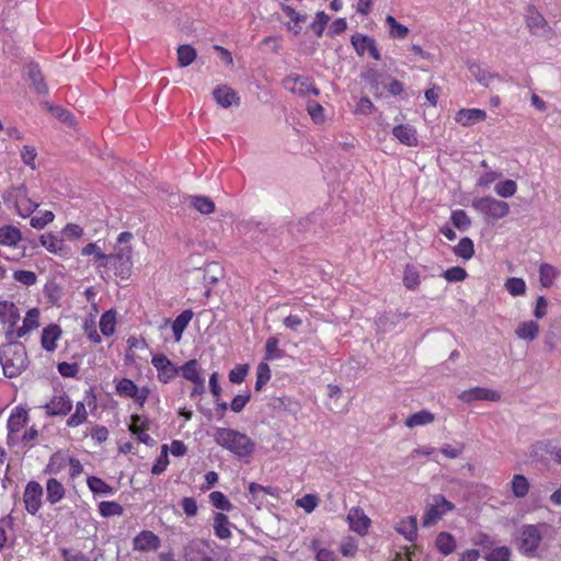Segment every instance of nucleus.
I'll use <instances>...</instances> for the list:
<instances>
[{
  "instance_id": "nucleus-5",
  "label": "nucleus",
  "mask_w": 561,
  "mask_h": 561,
  "mask_svg": "<svg viewBox=\"0 0 561 561\" xmlns=\"http://www.w3.org/2000/svg\"><path fill=\"white\" fill-rule=\"evenodd\" d=\"M455 510V504L448 501L442 494H435L432 496V502L425 507L424 515L422 517V525L424 527H431L438 523L447 513Z\"/></svg>"
},
{
  "instance_id": "nucleus-62",
  "label": "nucleus",
  "mask_w": 561,
  "mask_h": 561,
  "mask_svg": "<svg viewBox=\"0 0 561 561\" xmlns=\"http://www.w3.org/2000/svg\"><path fill=\"white\" fill-rule=\"evenodd\" d=\"M39 311L37 308L30 309L26 317L23 320V324L30 330L37 329L39 327Z\"/></svg>"
},
{
  "instance_id": "nucleus-20",
  "label": "nucleus",
  "mask_w": 561,
  "mask_h": 561,
  "mask_svg": "<svg viewBox=\"0 0 561 561\" xmlns=\"http://www.w3.org/2000/svg\"><path fill=\"white\" fill-rule=\"evenodd\" d=\"M526 23L530 33L534 35L542 36L550 31V27L548 26L545 18L535 11L527 15Z\"/></svg>"
},
{
  "instance_id": "nucleus-55",
  "label": "nucleus",
  "mask_w": 561,
  "mask_h": 561,
  "mask_svg": "<svg viewBox=\"0 0 561 561\" xmlns=\"http://www.w3.org/2000/svg\"><path fill=\"white\" fill-rule=\"evenodd\" d=\"M50 112L53 113V115L58 118L59 121H61L62 123H66L67 125L69 126H75L76 125V119L73 117V115L60 107V106H51L50 107Z\"/></svg>"
},
{
  "instance_id": "nucleus-21",
  "label": "nucleus",
  "mask_w": 561,
  "mask_h": 561,
  "mask_svg": "<svg viewBox=\"0 0 561 561\" xmlns=\"http://www.w3.org/2000/svg\"><path fill=\"white\" fill-rule=\"evenodd\" d=\"M393 136L405 146H416V130L410 125H398L392 129Z\"/></svg>"
},
{
  "instance_id": "nucleus-17",
  "label": "nucleus",
  "mask_w": 561,
  "mask_h": 561,
  "mask_svg": "<svg viewBox=\"0 0 561 561\" xmlns=\"http://www.w3.org/2000/svg\"><path fill=\"white\" fill-rule=\"evenodd\" d=\"M213 96L217 104L224 108L230 107L232 104H239L240 98L237 92L228 85L217 87L213 91Z\"/></svg>"
},
{
  "instance_id": "nucleus-46",
  "label": "nucleus",
  "mask_w": 561,
  "mask_h": 561,
  "mask_svg": "<svg viewBox=\"0 0 561 561\" xmlns=\"http://www.w3.org/2000/svg\"><path fill=\"white\" fill-rule=\"evenodd\" d=\"M209 501L218 510L227 511V512L232 510V504L230 503V501L227 499V496L222 492H219V491L211 492L209 494Z\"/></svg>"
},
{
  "instance_id": "nucleus-35",
  "label": "nucleus",
  "mask_w": 561,
  "mask_h": 561,
  "mask_svg": "<svg viewBox=\"0 0 561 561\" xmlns=\"http://www.w3.org/2000/svg\"><path fill=\"white\" fill-rule=\"evenodd\" d=\"M558 275V270L551 264L542 263L539 267V280L545 288H549Z\"/></svg>"
},
{
  "instance_id": "nucleus-6",
  "label": "nucleus",
  "mask_w": 561,
  "mask_h": 561,
  "mask_svg": "<svg viewBox=\"0 0 561 561\" xmlns=\"http://www.w3.org/2000/svg\"><path fill=\"white\" fill-rule=\"evenodd\" d=\"M472 206L485 218L499 220L510 214V205L506 202L496 199L492 196H484L472 202Z\"/></svg>"
},
{
  "instance_id": "nucleus-26",
  "label": "nucleus",
  "mask_w": 561,
  "mask_h": 561,
  "mask_svg": "<svg viewBox=\"0 0 561 561\" xmlns=\"http://www.w3.org/2000/svg\"><path fill=\"white\" fill-rule=\"evenodd\" d=\"M518 339L534 341L539 334V324L533 320L522 322L515 330Z\"/></svg>"
},
{
  "instance_id": "nucleus-29",
  "label": "nucleus",
  "mask_w": 561,
  "mask_h": 561,
  "mask_svg": "<svg viewBox=\"0 0 561 561\" xmlns=\"http://www.w3.org/2000/svg\"><path fill=\"white\" fill-rule=\"evenodd\" d=\"M510 484L512 493L516 499H524L530 489L529 481L524 474H514Z\"/></svg>"
},
{
  "instance_id": "nucleus-43",
  "label": "nucleus",
  "mask_w": 561,
  "mask_h": 561,
  "mask_svg": "<svg viewBox=\"0 0 561 561\" xmlns=\"http://www.w3.org/2000/svg\"><path fill=\"white\" fill-rule=\"evenodd\" d=\"M182 375L185 379L194 382H197L199 380H204V377L201 375V373L197 369V362L195 359H191L186 362L182 368Z\"/></svg>"
},
{
  "instance_id": "nucleus-31",
  "label": "nucleus",
  "mask_w": 561,
  "mask_h": 561,
  "mask_svg": "<svg viewBox=\"0 0 561 561\" xmlns=\"http://www.w3.org/2000/svg\"><path fill=\"white\" fill-rule=\"evenodd\" d=\"M214 531L219 539L231 537L230 523L224 513H216L214 516Z\"/></svg>"
},
{
  "instance_id": "nucleus-28",
  "label": "nucleus",
  "mask_w": 561,
  "mask_h": 561,
  "mask_svg": "<svg viewBox=\"0 0 561 561\" xmlns=\"http://www.w3.org/2000/svg\"><path fill=\"white\" fill-rule=\"evenodd\" d=\"M27 412L24 409L16 408L8 420V430L12 434L19 433L27 423Z\"/></svg>"
},
{
  "instance_id": "nucleus-30",
  "label": "nucleus",
  "mask_w": 561,
  "mask_h": 561,
  "mask_svg": "<svg viewBox=\"0 0 561 561\" xmlns=\"http://www.w3.org/2000/svg\"><path fill=\"white\" fill-rule=\"evenodd\" d=\"M193 318V311L192 310H184L181 312L175 320L172 322V331L174 335V340L176 342H180L182 339V334L184 330L186 329L187 324Z\"/></svg>"
},
{
  "instance_id": "nucleus-38",
  "label": "nucleus",
  "mask_w": 561,
  "mask_h": 561,
  "mask_svg": "<svg viewBox=\"0 0 561 561\" xmlns=\"http://www.w3.org/2000/svg\"><path fill=\"white\" fill-rule=\"evenodd\" d=\"M116 313L113 310L104 312L100 319V329L103 335L111 336L115 331Z\"/></svg>"
},
{
  "instance_id": "nucleus-39",
  "label": "nucleus",
  "mask_w": 561,
  "mask_h": 561,
  "mask_svg": "<svg viewBox=\"0 0 561 561\" xmlns=\"http://www.w3.org/2000/svg\"><path fill=\"white\" fill-rule=\"evenodd\" d=\"M88 419V411L84 402H77L75 413L69 416L67 420V425L69 427H77L83 424Z\"/></svg>"
},
{
  "instance_id": "nucleus-54",
  "label": "nucleus",
  "mask_w": 561,
  "mask_h": 561,
  "mask_svg": "<svg viewBox=\"0 0 561 561\" xmlns=\"http://www.w3.org/2000/svg\"><path fill=\"white\" fill-rule=\"evenodd\" d=\"M511 550L507 547H496L492 549L485 559L488 561H510Z\"/></svg>"
},
{
  "instance_id": "nucleus-61",
  "label": "nucleus",
  "mask_w": 561,
  "mask_h": 561,
  "mask_svg": "<svg viewBox=\"0 0 561 561\" xmlns=\"http://www.w3.org/2000/svg\"><path fill=\"white\" fill-rule=\"evenodd\" d=\"M249 367L248 365H238L229 373V380L232 383H241L247 374H248Z\"/></svg>"
},
{
  "instance_id": "nucleus-13",
  "label": "nucleus",
  "mask_w": 561,
  "mask_h": 561,
  "mask_svg": "<svg viewBox=\"0 0 561 561\" xmlns=\"http://www.w3.org/2000/svg\"><path fill=\"white\" fill-rule=\"evenodd\" d=\"M352 45L354 46L357 54L360 56L368 51L374 59L380 60L381 58L376 42L368 36L362 34L353 35Z\"/></svg>"
},
{
  "instance_id": "nucleus-1",
  "label": "nucleus",
  "mask_w": 561,
  "mask_h": 561,
  "mask_svg": "<svg viewBox=\"0 0 561 561\" xmlns=\"http://www.w3.org/2000/svg\"><path fill=\"white\" fill-rule=\"evenodd\" d=\"M0 363L8 378L20 376L27 367V354L23 344L9 342L0 348Z\"/></svg>"
},
{
  "instance_id": "nucleus-59",
  "label": "nucleus",
  "mask_w": 561,
  "mask_h": 561,
  "mask_svg": "<svg viewBox=\"0 0 561 561\" xmlns=\"http://www.w3.org/2000/svg\"><path fill=\"white\" fill-rule=\"evenodd\" d=\"M465 449L463 443H456L453 445H444L440 448V453L446 456L447 458L455 459L458 458Z\"/></svg>"
},
{
  "instance_id": "nucleus-44",
  "label": "nucleus",
  "mask_w": 561,
  "mask_h": 561,
  "mask_svg": "<svg viewBox=\"0 0 561 561\" xmlns=\"http://www.w3.org/2000/svg\"><path fill=\"white\" fill-rule=\"evenodd\" d=\"M283 356V351L279 348V340L276 336H271L265 343V359L274 360Z\"/></svg>"
},
{
  "instance_id": "nucleus-49",
  "label": "nucleus",
  "mask_w": 561,
  "mask_h": 561,
  "mask_svg": "<svg viewBox=\"0 0 561 561\" xmlns=\"http://www.w3.org/2000/svg\"><path fill=\"white\" fill-rule=\"evenodd\" d=\"M55 215L50 210L39 211L36 216L32 217L31 226L35 229H43L47 224L51 222Z\"/></svg>"
},
{
  "instance_id": "nucleus-4",
  "label": "nucleus",
  "mask_w": 561,
  "mask_h": 561,
  "mask_svg": "<svg viewBox=\"0 0 561 561\" xmlns=\"http://www.w3.org/2000/svg\"><path fill=\"white\" fill-rule=\"evenodd\" d=\"M131 239L133 233L128 231L119 233L116 245L114 248V253L111 254L115 273L122 278H127L130 275L133 266V248L130 245Z\"/></svg>"
},
{
  "instance_id": "nucleus-42",
  "label": "nucleus",
  "mask_w": 561,
  "mask_h": 561,
  "mask_svg": "<svg viewBox=\"0 0 561 561\" xmlns=\"http://www.w3.org/2000/svg\"><path fill=\"white\" fill-rule=\"evenodd\" d=\"M386 24L389 26V35L393 38H405L409 28L400 23L392 15H387Z\"/></svg>"
},
{
  "instance_id": "nucleus-45",
  "label": "nucleus",
  "mask_w": 561,
  "mask_h": 561,
  "mask_svg": "<svg viewBox=\"0 0 561 561\" xmlns=\"http://www.w3.org/2000/svg\"><path fill=\"white\" fill-rule=\"evenodd\" d=\"M450 220L453 225L460 231H466L471 226V219L462 209H457L451 213Z\"/></svg>"
},
{
  "instance_id": "nucleus-24",
  "label": "nucleus",
  "mask_w": 561,
  "mask_h": 561,
  "mask_svg": "<svg viewBox=\"0 0 561 561\" xmlns=\"http://www.w3.org/2000/svg\"><path fill=\"white\" fill-rule=\"evenodd\" d=\"M396 529L399 534H401L407 540L414 541L417 537V523L416 517L408 516L402 519L397 526Z\"/></svg>"
},
{
  "instance_id": "nucleus-15",
  "label": "nucleus",
  "mask_w": 561,
  "mask_h": 561,
  "mask_svg": "<svg viewBox=\"0 0 561 561\" xmlns=\"http://www.w3.org/2000/svg\"><path fill=\"white\" fill-rule=\"evenodd\" d=\"M485 118L486 112L480 108H461L455 115V121L463 127L472 126Z\"/></svg>"
},
{
  "instance_id": "nucleus-50",
  "label": "nucleus",
  "mask_w": 561,
  "mask_h": 561,
  "mask_svg": "<svg viewBox=\"0 0 561 561\" xmlns=\"http://www.w3.org/2000/svg\"><path fill=\"white\" fill-rule=\"evenodd\" d=\"M403 283L408 289H416L420 285L419 272L414 267L407 266L404 270Z\"/></svg>"
},
{
  "instance_id": "nucleus-34",
  "label": "nucleus",
  "mask_w": 561,
  "mask_h": 561,
  "mask_svg": "<svg viewBox=\"0 0 561 561\" xmlns=\"http://www.w3.org/2000/svg\"><path fill=\"white\" fill-rule=\"evenodd\" d=\"M187 199L190 206L201 214L208 215L215 210L214 202L206 196H190Z\"/></svg>"
},
{
  "instance_id": "nucleus-3",
  "label": "nucleus",
  "mask_w": 561,
  "mask_h": 561,
  "mask_svg": "<svg viewBox=\"0 0 561 561\" xmlns=\"http://www.w3.org/2000/svg\"><path fill=\"white\" fill-rule=\"evenodd\" d=\"M547 528L548 526L546 524H528L522 526L516 539L517 550L525 557H535Z\"/></svg>"
},
{
  "instance_id": "nucleus-2",
  "label": "nucleus",
  "mask_w": 561,
  "mask_h": 561,
  "mask_svg": "<svg viewBox=\"0 0 561 561\" xmlns=\"http://www.w3.org/2000/svg\"><path fill=\"white\" fill-rule=\"evenodd\" d=\"M215 440L238 457H247L254 449V443L248 435L232 428H217Z\"/></svg>"
},
{
  "instance_id": "nucleus-16",
  "label": "nucleus",
  "mask_w": 561,
  "mask_h": 561,
  "mask_svg": "<svg viewBox=\"0 0 561 561\" xmlns=\"http://www.w3.org/2000/svg\"><path fill=\"white\" fill-rule=\"evenodd\" d=\"M71 408V401L66 394L54 396L45 405L48 415H66Z\"/></svg>"
},
{
  "instance_id": "nucleus-8",
  "label": "nucleus",
  "mask_w": 561,
  "mask_h": 561,
  "mask_svg": "<svg viewBox=\"0 0 561 561\" xmlns=\"http://www.w3.org/2000/svg\"><path fill=\"white\" fill-rule=\"evenodd\" d=\"M283 85L288 91L297 93L302 96H307L309 94H319V90L312 85L311 79L309 77L299 76L296 73L288 75L283 80Z\"/></svg>"
},
{
  "instance_id": "nucleus-14",
  "label": "nucleus",
  "mask_w": 561,
  "mask_h": 561,
  "mask_svg": "<svg viewBox=\"0 0 561 561\" xmlns=\"http://www.w3.org/2000/svg\"><path fill=\"white\" fill-rule=\"evenodd\" d=\"M500 398L501 397L496 391L482 387L465 390L459 394V399L465 402H472L476 400L496 402L500 400Z\"/></svg>"
},
{
  "instance_id": "nucleus-7",
  "label": "nucleus",
  "mask_w": 561,
  "mask_h": 561,
  "mask_svg": "<svg viewBox=\"0 0 561 561\" xmlns=\"http://www.w3.org/2000/svg\"><path fill=\"white\" fill-rule=\"evenodd\" d=\"M4 201L12 202L16 208V213L23 218L30 217L38 207V204L27 196V191L24 185L12 186L7 192Z\"/></svg>"
},
{
  "instance_id": "nucleus-37",
  "label": "nucleus",
  "mask_w": 561,
  "mask_h": 561,
  "mask_svg": "<svg viewBox=\"0 0 561 561\" xmlns=\"http://www.w3.org/2000/svg\"><path fill=\"white\" fill-rule=\"evenodd\" d=\"M197 53L191 45H181L178 48V61L180 67H187L195 61Z\"/></svg>"
},
{
  "instance_id": "nucleus-63",
  "label": "nucleus",
  "mask_w": 561,
  "mask_h": 561,
  "mask_svg": "<svg viewBox=\"0 0 561 561\" xmlns=\"http://www.w3.org/2000/svg\"><path fill=\"white\" fill-rule=\"evenodd\" d=\"M37 152L34 147L31 146H24L21 150V158L23 162L31 167L32 169H35V159H36Z\"/></svg>"
},
{
  "instance_id": "nucleus-10",
  "label": "nucleus",
  "mask_w": 561,
  "mask_h": 561,
  "mask_svg": "<svg viewBox=\"0 0 561 561\" xmlns=\"http://www.w3.org/2000/svg\"><path fill=\"white\" fill-rule=\"evenodd\" d=\"M116 391L119 396L133 398L140 405L145 403L148 398L149 391L146 388L139 389L134 381L123 378L116 385Z\"/></svg>"
},
{
  "instance_id": "nucleus-23",
  "label": "nucleus",
  "mask_w": 561,
  "mask_h": 561,
  "mask_svg": "<svg viewBox=\"0 0 561 561\" xmlns=\"http://www.w3.org/2000/svg\"><path fill=\"white\" fill-rule=\"evenodd\" d=\"M61 330L56 324H50L43 330L42 333V347L47 352H53L56 348V341L59 339Z\"/></svg>"
},
{
  "instance_id": "nucleus-22",
  "label": "nucleus",
  "mask_w": 561,
  "mask_h": 561,
  "mask_svg": "<svg viewBox=\"0 0 561 561\" xmlns=\"http://www.w3.org/2000/svg\"><path fill=\"white\" fill-rule=\"evenodd\" d=\"M468 69L471 76L483 87H490V84L495 80L500 79V77L495 73H492L485 69H483L477 62H469Z\"/></svg>"
},
{
  "instance_id": "nucleus-60",
  "label": "nucleus",
  "mask_w": 561,
  "mask_h": 561,
  "mask_svg": "<svg viewBox=\"0 0 561 561\" xmlns=\"http://www.w3.org/2000/svg\"><path fill=\"white\" fill-rule=\"evenodd\" d=\"M167 448H168L167 445H163L162 454L159 456V458L156 460L154 465L152 466L151 472L153 474H160L167 469V467L169 465Z\"/></svg>"
},
{
  "instance_id": "nucleus-11",
  "label": "nucleus",
  "mask_w": 561,
  "mask_h": 561,
  "mask_svg": "<svg viewBox=\"0 0 561 561\" xmlns=\"http://www.w3.org/2000/svg\"><path fill=\"white\" fill-rule=\"evenodd\" d=\"M151 363L158 370V379L164 383L174 379L179 373L178 368L164 355L153 356Z\"/></svg>"
},
{
  "instance_id": "nucleus-25",
  "label": "nucleus",
  "mask_w": 561,
  "mask_h": 561,
  "mask_svg": "<svg viewBox=\"0 0 561 561\" xmlns=\"http://www.w3.org/2000/svg\"><path fill=\"white\" fill-rule=\"evenodd\" d=\"M65 496L64 485L55 478H50L46 482V499L50 504L60 502Z\"/></svg>"
},
{
  "instance_id": "nucleus-57",
  "label": "nucleus",
  "mask_w": 561,
  "mask_h": 561,
  "mask_svg": "<svg viewBox=\"0 0 561 561\" xmlns=\"http://www.w3.org/2000/svg\"><path fill=\"white\" fill-rule=\"evenodd\" d=\"M329 21V16L324 12H318L314 21L311 23L310 27L316 33L317 36H321L325 25Z\"/></svg>"
},
{
  "instance_id": "nucleus-56",
  "label": "nucleus",
  "mask_w": 561,
  "mask_h": 561,
  "mask_svg": "<svg viewBox=\"0 0 561 561\" xmlns=\"http://www.w3.org/2000/svg\"><path fill=\"white\" fill-rule=\"evenodd\" d=\"M296 505L304 508L306 513H311L318 505V497L313 494H306L296 501Z\"/></svg>"
},
{
  "instance_id": "nucleus-52",
  "label": "nucleus",
  "mask_w": 561,
  "mask_h": 561,
  "mask_svg": "<svg viewBox=\"0 0 561 561\" xmlns=\"http://www.w3.org/2000/svg\"><path fill=\"white\" fill-rule=\"evenodd\" d=\"M88 485L93 493L107 494L112 492V486L105 483L102 479L96 477L88 478Z\"/></svg>"
},
{
  "instance_id": "nucleus-9",
  "label": "nucleus",
  "mask_w": 561,
  "mask_h": 561,
  "mask_svg": "<svg viewBox=\"0 0 561 561\" xmlns=\"http://www.w3.org/2000/svg\"><path fill=\"white\" fill-rule=\"evenodd\" d=\"M43 488L36 481H30L23 493L25 510L31 515H35L42 506Z\"/></svg>"
},
{
  "instance_id": "nucleus-36",
  "label": "nucleus",
  "mask_w": 561,
  "mask_h": 561,
  "mask_svg": "<svg viewBox=\"0 0 561 561\" xmlns=\"http://www.w3.org/2000/svg\"><path fill=\"white\" fill-rule=\"evenodd\" d=\"M435 545L438 551L445 556L450 554L456 548L455 539L448 533H439L436 537Z\"/></svg>"
},
{
  "instance_id": "nucleus-58",
  "label": "nucleus",
  "mask_w": 561,
  "mask_h": 561,
  "mask_svg": "<svg viewBox=\"0 0 561 561\" xmlns=\"http://www.w3.org/2000/svg\"><path fill=\"white\" fill-rule=\"evenodd\" d=\"M443 276L448 282H461L467 277V272L460 266H454L444 272Z\"/></svg>"
},
{
  "instance_id": "nucleus-47",
  "label": "nucleus",
  "mask_w": 561,
  "mask_h": 561,
  "mask_svg": "<svg viewBox=\"0 0 561 561\" xmlns=\"http://www.w3.org/2000/svg\"><path fill=\"white\" fill-rule=\"evenodd\" d=\"M123 511L122 505L116 502L104 501L99 504V512L103 517L122 515Z\"/></svg>"
},
{
  "instance_id": "nucleus-33",
  "label": "nucleus",
  "mask_w": 561,
  "mask_h": 561,
  "mask_svg": "<svg viewBox=\"0 0 561 561\" xmlns=\"http://www.w3.org/2000/svg\"><path fill=\"white\" fill-rule=\"evenodd\" d=\"M435 416L427 410H422L413 413L407 417L404 424L407 427L413 428L415 426H422L434 422Z\"/></svg>"
},
{
  "instance_id": "nucleus-53",
  "label": "nucleus",
  "mask_w": 561,
  "mask_h": 561,
  "mask_svg": "<svg viewBox=\"0 0 561 561\" xmlns=\"http://www.w3.org/2000/svg\"><path fill=\"white\" fill-rule=\"evenodd\" d=\"M13 279L25 286H32L37 282V276L32 271L20 270L13 273Z\"/></svg>"
},
{
  "instance_id": "nucleus-12",
  "label": "nucleus",
  "mask_w": 561,
  "mask_h": 561,
  "mask_svg": "<svg viewBox=\"0 0 561 561\" xmlns=\"http://www.w3.org/2000/svg\"><path fill=\"white\" fill-rule=\"evenodd\" d=\"M350 528L360 536L366 535L370 526L369 517L359 507H352L347 514Z\"/></svg>"
},
{
  "instance_id": "nucleus-32",
  "label": "nucleus",
  "mask_w": 561,
  "mask_h": 561,
  "mask_svg": "<svg viewBox=\"0 0 561 561\" xmlns=\"http://www.w3.org/2000/svg\"><path fill=\"white\" fill-rule=\"evenodd\" d=\"M39 242L50 253L61 254L64 252V241L53 233L42 234L39 238Z\"/></svg>"
},
{
  "instance_id": "nucleus-18",
  "label": "nucleus",
  "mask_w": 561,
  "mask_h": 561,
  "mask_svg": "<svg viewBox=\"0 0 561 561\" xmlns=\"http://www.w3.org/2000/svg\"><path fill=\"white\" fill-rule=\"evenodd\" d=\"M134 549L138 551L157 550L160 539L152 531L144 530L134 538Z\"/></svg>"
},
{
  "instance_id": "nucleus-64",
  "label": "nucleus",
  "mask_w": 561,
  "mask_h": 561,
  "mask_svg": "<svg viewBox=\"0 0 561 561\" xmlns=\"http://www.w3.org/2000/svg\"><path fill=\"white\" fill-rule=\"evenodd\" d=\"M250 398L251 396L249 392L236 396L230 403V409L236 413L241 412L247 405V403L250 401Z\"/></svg>"
},
{
  "instance_id": "nucleus-51",
  "label": "nucleus",
  "mask_w": 561,
  "mask_h": 561,
  "mask_svg": "<svg viewBox=\"0 0 561 561\" xmlns=\"http://www.w3.org/2000/svg\"><path fill=\"white\" fill-rule=\"evenodd\" d=\"M20 320V312L16 306L13 307V310L4 318L2 319V322L8 324V330L5 332V336L8 340L13 339V329L18 324Z\"/></svg>"
},
{
  "instance_id": "nucleus-19",
  "label": "nucleus",
  "mask_w": 561,
  "mask_h": 561,
  "mask_svg": "<svg viewBox=\"0 0 561 561\" xmlns=\"http://www.w3.org/2000/svg\"><path fill=\"white\" fill-rule=\"evenodd\" d=\"M22 240V233L19 228L13 225H4L0 227V244L14 248Z\"/></svg>"
},
{
  "instance_id": "nucleus-40",
  "label": "nucleus",
  "mask_w": 561,
  "mask_h": 561,
  "mask_svg": "<svg viewBox=\"0 0 561 561\" xmlns=\"http://www.w3.org/2000/svg\"><path fill=\"white\" fill-rule=\"evenodd\" d=\"M454 253L465 260L471 259L474 254L473 241L468 237L460 239L459 243L454 248Z\"/></svg>"
},
{
  "instance_id": "nucleus-27",
  "label": "nucleus",
  "mask_w": 561,
  "mask_h": 561,
  "mask_svg": "<svg viewBox=\"0 0 561 561\" xmlns=\"http://www.w3.org/2000/svg\"><path fill=\"white\" fill-rule=\"evenodd\" d=\"M27 73L34 90L41 94L47 93L48 89L38 65L30 64L27 66Z\"/></svg>"
},
{
  "instance_id": "nucleus-48",
  "label": "nucleus",
  "mask_w": 561,
  "mask_h": 561,
  "mask_svg": "<svg viewBox=\"0 0 561 561\" xmlns=\"http://www.w3.org/2000/svg\"><path fill=\"white\" fill-rule=\"evenodd\" d=\"M505 288L511 295L520 296L525 294L526 284L522 278L511 277L506 280Z\"/></svg>"
},
{
  "instance_id": "nucleus-41",
  "label": "nucleus",
  "mask_w": 561,
  "mask_h": 561,
  "mask_svg": "<svg viewBox=\"0 0 561 561\" xmlns=\"http://www.w3.org/2000/svg\"><path fill=\"white\" fill-rule=\"evenodd\" d=\"M494 192L497 196H500L502 198L512 197L517 192V183L513 180H505V181L499 182L494 186Z\"/></svg>"
}]
</instances>
